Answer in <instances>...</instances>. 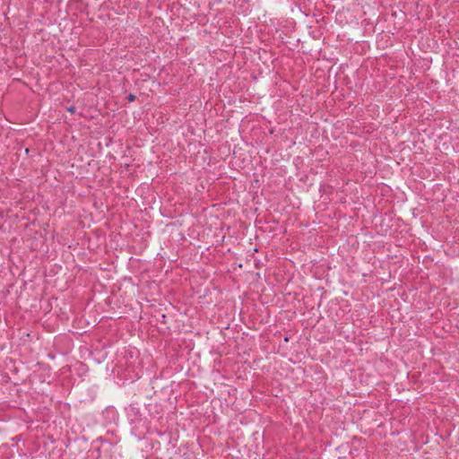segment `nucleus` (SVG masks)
<instances>
[{"instance_id":"f257e3e1","label":"nucleus","mask_w":459,"mask_h":459,"mask_svg":"<svg viewBox=\"0 0 459 459\" xmlns=\"http://www.w3.org/2000/svg\"><path fill=\"white\" fill-rule=\"evenodd\" d=\"M135 99H136V96H135L134 94H133V93L128 94V95H127V97H126V100H127L129 102H133V101H134V100H135Z\"/></svg>"},{"instance_id":"f03ea898","label":"nucleus","mask_w":459,"mask_h":459,"mask_svg":"<svg viewBox=\"0 0 459 459\" xmlns=\"http://www.w3.org/2000/svg\"><path fill=\"white\" fill-rule=\"evenodd\" d=\"M67 111H68V112H70V113H72V114H74V113H75L76 108H75V107H74V106H71V107H68V108H67Z\"/></svg>"}]
</instances>
